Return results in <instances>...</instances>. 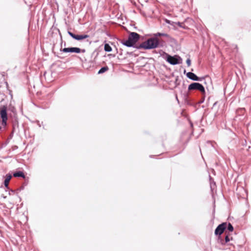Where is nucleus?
<instances>
[{
	"label": "nucleus",
	"mask_w": 251,
	"mask_h": 251,
	"mask_svg": "<svg viewBox=\"0 0 251 251\" xmlns=\"http://www.w3.org/2000/svg\"><path fill=\"white\" fill-rule=\"evenodd\" d=\"M159 45V40L156 37L151 38L140 44V47L144 49L157 48Z\"/></svg>",
	"instance_id": "f257e3e1"
},
{
	"label": "nucleus",
	"mask_w": 251,
	"mask_h": 251,
	"mask_svg": "<svg viewBox=\"0 0 251 251\" xmlns=\"http://www.w3.org/2000/svg\"><path fill=\"white\" fill-rule=\"evenodd\" d=\"M139 34L136 32H131L129 34L128 39L123 41L122 43L127 47H132L139 40Z\"/></svg>",
	"instance_id": "f03ea898"
},
{
	"label": "nucleus",
	"mask_w": 251,
	"mask_h": 251,
	"mask_svg": "<svg viewBox=\"0 0 251 251\" xmlns=\"http://www.w3.org/2000/svg\"><path fill=\"white\" fill-rule=\"evenodd\" d=\"M0 118L2 120V125L3 126H6L8 118L7 114V106L5 105H2L0 107Z\"/></svg>",
	"instance_id": "7ed1b4c3"
},
{
	"label": "nucleus",
	"mask_w": 251,
	"mask_h": 251,
	"mask_svg": "<svg viewBox=\"0 0 251 251\" xmlns=\"http://www.w3.org/2000/svg\"><path fill=\"white\" fill-rule=\"evenodd\" d=\"M188 90L189 91L197 90L203 94L205 93L204 87L201 84L197 82H194L189 85L188 86Z\"/></svg>",
	"instance_id": "20e7f679"
},
{
	"label": "nucleus",
	"mask_w": 251,
	"mask_h": 251,
	"mask_svg": "<svg viewBox=\"0 0 251 251\" xmlns=\"http://www.w3.org/2000/svg\"><path fill=\"white\" fill-rule=\"evenodd\" d=\"M227 224L226 223H223L219 225L215 230V234L216 235H221L226 227Z\"/></svg>",
	"instance_id": "39448f33"
},
{
	"label": "nucleus",
	"mask_w": 251,
	"mask_h": 251,
	"mask_svg": "<svg viewBox=\"0 0 251 251\" xmlns=\"http://www.w3.org/2000/svg\"><path fill=\"white\" fill-rule=\"evenodd\" d=\"M61 50L64 52H75L77 53H80L81 51L80 48L76 47L65 48Z\"/></svg>",
	"instance_id": "423d86ee"
},
{
	"label": "nucleus",
	"mask_w": 251,
	"mask_h": 251,
	"mask_svg": "<svg viewBox=\"0 0 251 251\" xmlns=\"http://www.w3.org/2000/svg\"><path fill=\"white\" fill-rule=\"evenodd\" d=\"M68 34L74 39L77 40H81L89 37L88 35H75L70 31H68Z\"/></svg>",
	"instance_id": "0eeeda50"
},
{
	"label": "nucleus",
	"mask_w": 251,
	"mask_h": 251,
	"mask_svg": "<svg viewBox=\"0 0 251 251\" xmlns=\"http://www.w3.org/2000/svg\"><path fill=\"white\" fill-rule=\"evenodd\" d=\"M167 61L172 65H176L179 63L178 59L176 58L171 55L168 56Z\"/></svg>",
	"instance_id": "6e6552de"
},
{
	"label": "nucleus",
	"mask_w": 251,
	"mask_h": 251,
	"mask_svg": "<svg viewBox=\"0 0 251 251\" xmlns=\"http://www.w3.org/2000/svg\"><path fill=\"white\" fill-rule=\"evenodd\" d=\"M187 76L193 80L198 81L200 80V78L195 74L192 72L188 73L187 74Z\"/></svg>",
	"instance_id": "1a4fd4ad"
},
{
	"label": "nucleus",
	"mask_w": 251,
	"mask_h": 251,
	"mask_svg": "<svg viewBox=\"0 0 251 251\" xmlns=\"http://www.w3.org/2000/svg\"><path fill=\"white\" fill-rule=\"evenodd\" d=\"M11 178H12V176L11 175L7 174L6 175V178H5V179L4 182V186L5 187H6V188L8 187V184H9V181H10V179H11Z\"/></svg>",
	"instance_id": "9d476101"
},
{
	"label": "nucleus",
	"mask_w": 251,
	"mask_h": 251,
	"mask_svg": "<svg viewBox=\"0 0 251 251\" xmlns=\"http://www.w3.org/2000/svg\"><path fill=\"white\" fill-rule=\"evenodd\" d=\"M13 176L14 177H22L23 178H25V175L23 172L19 171L17 172H15L13 174Z\"/></svg>",
	"instance_id": "9b49d317"
},
{
	"label": "nucleus",
	"mask_w": 251,
	"mask_h": 251,
	"mask_svg": "<svg viewBox=\"0 0 251 251\" xmlns=\"http://www.w3.org/2000/svg\"><path fill=\"white\" fill-rule=\"evenodd\" d=\"M154 35L155 37H156L157 36H164V37H169V35L166 33H159V32H157V33L154 34Z\"/></svg>",
	"instance_id": "f8f14e48"
},
{
	"label": "nucleus",
	"mask_w": 251,
	"mask_h": 251,
	"mask_svg": "<svg viewBox=\"0 0 251 251\" xmlns=\"http://www.w3.org/2000/svg\"><path fill=\"white\" fill-rule=\"evenodd\" d=\"M104 50L106 51L110 52L112 50L111 47L108 44H105L104 45Z\"/></svg>",
	"instance_id": "ddd939ff"
},
{
	"label": "nucleus",
	"mask_w": 251,
	"mask_h": 251,
	"mask_svg": "<svg viewBox=\"0 0 251 251\" xmlns=\"http://www.w3.org/2000/svg\"><path fill=\"white\" fill-rule=\"evenodd\" d=\"M108 69V67H102L101 68L99 71L98 73L99 74H102L103 73H104L105 72H106V71H107Z\"/></svg>",
	"instance_id": "4468645a"
},
{
	"label": "nucleus",
	"mask_w": 251,
	"mask_h": 251,
	"mask_svg": "<svg viewBox=\"0 0 251 251\" xmlns=\"http://www.w3.org/2000/svg\"><path fill=\"white\" fill-rule=\"evenodd\" d=\"M227 229L229 231H232L233 230V227L230 223H228V224Z\"/></svg>",
	"instance_id": "2eb2a0df"
},
{
	"label": "nucleus",
	"mask_w": 251,
	"mask_h": 251,
	"mask_svg": "<svg viewBox=\"0 0 251 251\" xmlns=\"http://www.w3.org/2000/svg\"><path fill=\"white\" fill-rule=\"evenodd\" d=\"M186 63H187V66L188 67L190 66V65H191V60L189 58L187 59Z\"/></svg>",
	"instance_id": "dca6fc26"
},
{
	"label": "nucleus",
	"mask_w": 251,
	"mask_h": 251,
	"mask_svg": "<svg viewBox=\"0 0 251 251\" xmlns=\"http://www.w3.org/2000/svg\"><path fill=\"white\" fill-rule=\"evenodd\" d=\"M225 241H226V243H227L230 241V239L228 235L226 236V237L225 238Z\"/></svg>",
	"instance_id": "f3484780"
},
{
	"label": "nucleus",
	"mask_w": 251,
	"mask_h": 251,
	"mask_svg": "<svg viewBox=\"0 0 251 251\" xmlns=\"http://www.w3.org/2000/svg\"><path fill=\"white\" fill-rule=\"evenodd\" d=\"M82 52H84V51H85V50H82Z\"/></svg>",
	"instance_id": "a211bd4d"
},
{
	"label": "nucleus",
	"mask_w": 251,
	"mask_h": 251,
	"mask_svg": "<svg viewBox=\"0 0 251 251\" xmlns=\"http://www.w3.org/2000/svg\"><path fill=\"white\" fill-rule=\"evenodd\" d=\"M1 129V127L0 126V130Z\"/></svg>",
	"instance_id": "6ab92c4d"
}]
</instances>
